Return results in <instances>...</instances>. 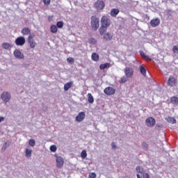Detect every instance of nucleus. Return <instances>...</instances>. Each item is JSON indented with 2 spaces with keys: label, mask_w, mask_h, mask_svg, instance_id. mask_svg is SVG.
Instances as JSON below:
<instances>
[{
  "label": "nucleus",
  "mask_w": 178,
  "mask_h": 178,
  "mask_svg": "<svg viewBox=\"0 0 178 178\" xmlns=\"http://www.w3.org/2000/svg\"><path fill=\"white\" fill-rule=\"evenodd\" d=\"M90 24L92 30L97 31L99 27V19L95 15L91 17Z\"/></svg>",
  "instance_id": "obj_1"
},
{
  "label": "nucleus",
  "mask_w": 178,
  "mask_h": 178,
  "mask_svg": "<svg viewBox=\"0 0 178 178\" xmlns=\"http://www.w3.org/2000/svg\"><path fill=\"white\" fill-rule=\"evenodd\" d=\"M124 74L127 79H131L134 75V69L131 67H126L124 69Z\"/></svg>",
  "instance_id": "obj_2"
},
{
  "label": "nucleus",
  "mask_w": 178,
  "mask_h": 178,
  "mask_svg": "<svg viewBox=\"0 0 178 178\" xmlns=\"http://www.w3.org/2000/svg\"><path fill=\"white\" fill-rule=\"evenodd\" d=\"M101 23L103 27H109L111 26V19L104 15L101 19Z\"/></svg>",
  "instance_id": "obj_3"
},
{
  "label": "nucleus",
  "mask_w": 178,
  "mask_h": 178,
  "mask_svg": "<svg viewBox=\"0 0 178 178\" xmlns=\"http://www.w3.org/2000/svg\"><path fill=\"white\" fill-rule=\"evenodd\" d=\"M15 42L17 47H23L26 44V39L23 36H19L15 39Z\"/></svg>",
  "instance_id": "obj_4"
},
{
  "label": "nucleus",
  "mask_w": 178,
  "mask_h": 178,
  "mask_svg": "<svg viewBox=\"0 0 178 178\" xmlns=\"http://www.w3.org/2000/svg\"><path fill=\"white\" fill-rule=\"evenodd\" d=\"M56 165L58 169H62L63 168V164L65 163V160L62 156H56Z\"/></svg>",
  "instance_id": "obj_5"
},
{
  "label": "nucleus",
  "mask_w": 178,
  "mask_h": 178,
  "mask_svg": "<svg viewBox=\"0 0 178 178\" xmlns=\"http://www.w3.org/2000/svg\"><path fill=\"white\" fill-rule=\"evenodd\" d=\"M145 123L147 127H154V126H155V123H156V121L155 120V118L149 117L146 119Z\"/></svg>",
  "instance_id": "obj_6"
},
{
  "label": "nucleus",
  "mask_w": 178,
  "mask_h": 178,
  "mask_svg": "<svg viewBox=\"0 0 178 178\" xmlns=\"http://www.w3.org/2000/svg\"><path fill=\"white\" fill-rule=\"evenodd\" d=\"M95 7L97 10H102L105 8V3L103 1L97 0L95 3Z\"/></svg>",
  "instance_id": "obj_7"
},
{
  "label": "nucleus",
  "mask_w": 178,
  "mask_h": 178,
  "mask_svg": "<svg viewBox=\"0 0 178 178\" xmlns=\"http://www.w3.org/2000/svg\"><path fill=\"white\" fill-rule=\"evenodd\" d=\"M168 85L170 87H176L177 86V80L173 76H170L168 80Z\"/></svg>",
  "instance_id": "obj_8"
},
{
  "label": "nucleus",
  "mask_w": 178,
  "mask_h": 178,
  "mask_svg": "<svg viewBox=\"0 0 178 178\" xmlns=\"http://www.w3.org/2000/svg\"><path fill=\"white\" fill-rule=\"evenodd\" d=\"M1 98L4 102H9L11 98L10 93L8 92H3L1 95Z\"/></svg>",
  "instance_id": "obj_9"
},
{
  "label": "nucleus",
  "mask_w": 178,
  "mask_h": 178,
  "mask_svg": "<svg viewBox=\"0 0 178 178\" xmlns=\"http://www.w3.org/2000/svg\"><path fill=\"white\" fill-rule=\"evenodd\" d=\"M106 95H113L116 92V90L111 86L106 88L104 90Z\"/></svg>",
  "instance_id": "obj_10"
},
{
  "label": "nucleus",
  "mask_w": 178,
  "mask_h": 178,
  "mask_svg": "<svg viewBox=\"0 0 178 178\" xmlns=\"http://www.w3.org/2000/svg\"><path fill=\"white\" fill-rule=\"evenodd\" d=\"M86 118V113L84 111L80 112L76 117V122H83Z\"/></svg>",
  "instance_id": "obj_11"
},
{
  "label": "nucleus",
  "mask_w": 178,
  "mask_h": 178,
  "mask_svg": "<svg viewBox=\"0 0 178 178\" xmlns=\"http://www.w3.org/2000/svg\"><path fill=\"white\" fill-rule=\"evenodd\" d=\"M159 24H161V19L159 18H155L150 21V26L152 27H157Z\"/></svg>",
  "instance_id": "obj_12"
},
{
  "label": "nucleus",
  "mask_w": 178,
  "mask_h": 178,
  "mask_svg": "<svg viewBox=\"0 0 178 178\" xmlns=\"http://www.w3.org/2000/svg\"><path fill=\"white\" fill-rule=\"evenodd\" d=\"M136 171L138 172V173H140V175H143V178H149V175L148 173H144V170L141 168V167L137 166Z\"/></svg>",
  "instance_id": "obj_13"
},
{
  "label": "nucleus",
  "mask_w": 178,
  "mask_h": 178,
  "mask_svg": "<svg viewBox=\"0 0 178 178\" xmlns=\"http://www.w3.org/2000/svg\"><path fill=\"white\" fill-rule=\"evenodd\" d=\"M14 55L15 58H17L18 59H24V56L22 54V51H20V50H15Z\"/></svg>",
  "instance_id": "obj_14"
},
{
  "label": "nucleus",
  "mask_w": 178,
  "mask_h": 178,
  "mask_svg": "<svg viewBox=\"0 0 178 178\" xmlns=\"http://www.w3.org/2000/svg\"><path fill=\"white\" fill-rule=\"evenodd\" d=\"M113 38V33H107L104 34V39L106 40V41H111Z\"/></svg>",
  "instance_id": "obj_15"
},
{
  "label": "nucleus",
  "mask_w": 178,
  "mask_h": 178,
  "mask_svg": "<svg viewBox=\"0 0 178 178\" xmlns=\"http://www.w3.org/2000/svg\"><path fill=\"white\" fill-rule=\"evenodd\" d=\"M119 12H120V10H119V9L113 8L111 10L110 15H111V16H112V17H116V15H119Z\"/></svg>",
  "instance_id": "obj_16"
},
{
  "label": "nucleus",
  "mask_w": 178,
  "mask_h": 178,
  "mask_svg": "<svg viewBox=\"0 0 178 178\" xmlns=\"http://www.w3.org/2000/svg\"><path fill=\"white\" fill-rule=\"evenodd\" d=\"M21 33L23 35H29L31 33V30L28 27H24L22 29Z\"/></svg>",
  "instance_id": "obj_17"
},
{
  "label": "nucleus",
  "mask_w": 178,
  "mask_h": 178,
  "mask_svg": "<svg viewBox=\"0 0 178 178\" xmlns=\"http://www.w3.org/2000/svg\"><path fill=\"white\" fill-rule=\"evenodd\" d=\"M2 48H3V49H11V48H13V45H12V44L10 43H8V42H3L1 44Z\"/></svg>",
  "instance_id": "obj_18"
},
{
  "label": "nucleus",
  "mask_w": 178,
  "mask_h": 178,
  "mask_svg": "<svg viewBox=\"0 0 178 178\" xmlns=\"http://www.w3.org/2000/svg\"><path fill=\"white\" fill-rule=\"evenodd\" d=\"M109 67H111V63H106L99 65L100 70H104V69H109Z\"/></svg>",
  "instance_id": "obj_19"
},
{
  "label": "nucleus",
  "mask_w": 178,
  "mask_h": 178,
  "mask_svg": "<svg viewBox=\"0 0 178 178\" xmlns=\"http://www.w3.org/2000/svg\"><path fill=\"white\" fill-rule=\"evenodd\" d=\"M92 60H94V62H98L99 60V55L97 53H92L91 56Z\"/></svg>",
  "instance_id": "obj_20"
},
{
  "label": "nucleus",
  "mask_w": 178,
  "mask_h": 178,
  "mask_svg": "<svg viewBox=\"0 0 178 178\" xmlns=\"http://www.w3.org/2000/svg\"><path fill=\"white\" fill-rule=\"evenodd\" d=\"M72 86H73V81H70L68 83H66L64 85L65 91H67L69 90V88H72Z\"/></svg>",
  "instance_id": "obj_21"
},
{
  "label": "nucleus",
  "mask_w": 178,
  "mask_h": 178,
  "mask_svg": "<svg viewBox=\"0 0 178 178\" xmlns=\"http://www.w3.org/2000/svg\"><path fill=\"white\" fill-rule=\"evenodd\" d=\"M28 44H29L30 48L32 49H34L35 47L37 46V43L35 42V40H28Z\"/></svg>",
  "instance_id": "obj_22"
},
{
  "label": "nucleus",
  "mask_w": 178,
  "mask_h": 178,
  "mask_svg": "<svg viewBox=\"0 0 178 178\" xmlns=\"http://www.w3.org/2000/svg\"><path fill=\"white\" fill-rule=\"evenodd\" d=\"M106 30H108V26H104L102 25L99 31L102 35H104V34H105V33H106Z\"/></svg>",
  "instance_id": "obj_23"
},
{
  "label": "nucleus",
  "mask_w": 178,
  "mask_h": 178,
  "mask_svg": "<svg viewBox=\"0 0 178 178\" xmlns=\"http://www.w3.org/2000/svg\"><path fill=\"white\" fill-rule=\"evenodd\" d=\"M87 97L89 104H94V97H92V95L91 93H88Z\"/></svg>",
  "instance_id": "obj_24"
},
{
  "label": "nucleus",
  "mask_w": 178,
  "mask_h": 178,
  "mask_svg": "<svg viewBox=\"0 0 178 178\" xmlns=\"http://www.w3.org/2000/svg\"><path fill=\"white\" fill-rule=\"evenodd\" d=\"M171 104H174L175 105H178V97L176 96H173L170 98Z\"/></svg>",
  "instance_id": "obj_25"
},
{
  "label": "nucleus",
  "mask_w": 178,
  "mask_h": 178,
  "mask_svg": "<svg viewBox=\"0 0 178 178\" xmlns=\"http://www.w3.org/2000/svg\"><path fill=\"white\" fill-rule=\"evenodd\" d=\"M166 120L168 123H171L172 124H175L176 123V119L173 117H168Z\"/></svg>",
  "instance_id": "obj_26"
},
{
  "label": "nucleus",
  "mask_w": 178,
  "mask_h": 178,
  "mask_svg": "<svg viewBox=\"0 0 178 178\" xmlns=\"http://www.w3.org/2000/svg\"><path fill=\"white\" fill-rule=\"evenodd\" d=\"M50 31L54 34H56V33H58V27L56 26V25H51L50 27Z\"/></svg>",
  "instance_id": "obj_27"
},
{
  "label": "nucleus",
  "mask_w": 178,
  "mask_h": 178,
  "mask_svg": "<svg viewBox=\"0 0 178 178\" xmlns=\"http://www.w3.org/2000/svg\"><path fill=\"white\" fill-rule=\"evenodd\" d=\"M31 152H33L31 149H26L25 156H26V158H31Z\"/></svg>",
  "instance_id": "obj_28"
},
{
  "label": "nucleus",
  "mask_w": 178,
  "mask_h": 178,
  "mask_svg": "<svg viewBox=\"0 0 178 178\" xmlns=\"http://www.w3.org/2000/svg\"><path fill=\"white\" fill-rule=\"evenodd\" d=\"M139 69H140V73L143 75V76H145L147 74V70H145V68L143 66V65H140L139 67Z\"/></svg>",
  "instance_id": "obj_29"
},
{
  "label": "nucleus",
  "mask_w": 178,
  "mask_h": 178,
  "mask_svg": "<svg viewBox=\"0 0 178 178\" xmlns=\"http://www.w3.org/2000/svg\"><path fill=\"white\" fill-rule=\"evenodd\" d=\"M88 42L92 45H95V44H97V40L94 38H90L88 39Z\"/></svg>",
  "instance_id": "obj_30"
},
{
  "label": "nucleus",
  "mask_w": 178,
  "mask_h": 178,
  "mask_svg": "<svg viewBox=\"0 0 178 178\" xmlns=\"http://www.w3.org/2000/svg\"><path fill=\"white\" fill-rule=\"evenodd\" d=\"M87 156V151L86 149H83L81 152V158L82 159H86V157Z\"/></svg>",
  "instance_id": "obj_31"
},
{
  "label": "nucleus",
  "mask_w": 178,
  "mask_h": 178,
  "mask_svg": "<svg viewBox=\"0 0 178 178\" xmlns=\"http://www.w3.org/2000/svg\"><path fill=\"white\" fill-rule=\"evenodd\" d=\"M127 81V76H122L120 78L119 83L120 84H124Z\"/></svg>",
  "instance_id": "obj_32"
},
{
  "label": "nucleus",
  "mask_w": 178,
  "mask_h": 178,
  "mask_svg": "<svg viewBox=\"0 0 178 178\" xmlns=\"http://www.w3.org/2000/svg\"><path fill=\"white\" fill-rule=\"evenodd\" d=\"M56 149H58V148L56 147V145H53L50 146V151L51 152H56Z\"/></svg>",
  "instance_id": "obj_33"
},
{
  "label": "nucleus",
  "mask_w": 178,
  "mask_h": 178,
  "mask_svg": "<svg viewBox=\"0 0 178 178\" xmlns=\"http://www.w3.org/2000/svg\"><path fill=\"white\" fill-rule=\"evenodd\" d=\"M34 37H35V35L34 34H31V33H30V34H29V36H28V41L33 40Z\"/></svg>",
  "instance_id": "obj_34"
},
{
  "label": "nucleus",
  "mask_w": 178,
  "mask_h": 178,
  "mask_svg": "<svg viewBox=\"0 0 178 178\" xmlns=\"http://www.w3.org/2000/svg\"><path fill=\"white\" fill-rule=\"evenodd\" d=\"M56 26L58 29H62V27H63V22L62 21L58 22L56 24Z\"/></svg>",
  "instance_id": "obj_35"
},
{
  "label": "nucleus",
  "mask_w": 178,
  "mask_h": 178,
  "mask_svg": "<svg viewBox=\"0 0 178 178\" xmlns=\"http://www.w3.org/2000/svg\"><path fill=\"white\" fill-rule=\"evenodd\" d=\"M29 144L31 147H34V145H35V140H34V139H31L29 141Z\"/></svg>",
  "instance_id": "obj_36"
},
{
  "label": "nucleus",
  "mask_w": 178,
  "mask_h": 178,
  "mask_svg": "<svg viewBox=\"0 0 178 178\" xmlns=\"http://www.w3.org/2000/svg\"><path fill=\"white\" fill-rule=\"evenodd\" d=\"M67 62H68V63L73 64V63H74V58L70 57V58H67Z\"/></svg>",
  "instance_id": "obj_37"
},
{
  "label": "nucleus",
  "mask_w": 178,
  "mask_h": 178,
  "mask_svg": "<svg viewBox=\"0 0 178 178\" xmlns=\"http://www.w3.org/2000/svg\"><path fill=\"white\" fill-rule=\"evenodd\" d=\"M44 5L48 6L51 3V0H42Z\"/></svg>",
  "instance_id": "obj_38"
},
{
  "label": "nucleus",
  "mask_w": 178,
  "mask_h": 178,
  "mask_svg": "<svg viewBox=\"0 0 178 178\" xmlns=\"http://www.w3.org/2000/svg\"><path fill=\"white\" fill-rule=\"evenodd\" d=\"M172 51L174 54H178V46H173Z\"/></svg>",
  "instance_id": "obj_39"
},
{
  "label": "nucleus",
  "mask_w": 178,
  "mask_h": 178,
  "mask_svg": "<svg viewBox=\"0 0 178 178\" xmlns=\"http://www.w3.org/2000/svg\"><path fill=\"white\" fill-rule=\"evenodd\" d=\"M89 178H95L97 177V174H95V172H90L89 174Z\"/></svg>",
  "instance_id": "obj_40"
},
{
  "label": "nucleus",
  "mask_w": 178,
  "mask_h": 178,
  "mask_svg": "<svg viewBox=\"0 0 178 178\" xmlns=\"http://www.w3.org/2000/svg\"><path fill=\"white\" fill-rule=\"evenodd\" d=\"M143 59L145 60H152V59H151V58H149L148 56H145Z\"/></svg>",
  "instance_id": "obj_41"
},
{
  "label": "nucleus",
  "mask_w": 178,
  "mask_h": 178,
  "mask_svg": "<svg viewBox=\"0 0 178 178\" xmlns=\"http://www.w3.org/2000/svg\"><path fill=\"white\" fill-rule=\"evenodd\" d=\"M111 147H112V149H116V147H117V146H116V144H115V143L113 142V143H111Z\"/></svg>",
  "instance_id": "obj_42"
},
{
  "label": "nucleus",
  "mask_w": 178,
  "mask_h": 178,
  "mask_svg": "<svg viewBox=\"0 0 178 178\" xmlns=\"http://www.w3.org/2000/svg\"><path fill=\"white\" fill-rule=\"evenodd\" d=\"M140 56L144 58L145 56V53H144V51H140Z\"/></svg>",
  "instance_id": "obj_43"
},
{
  "label": "nucleus",
  "mask_w": 178,
  "mask_h": 178,
  "mask_svg": "<svg viewBox=\"0 0 178 178\" xmlns=\"http://www.w3.org/2000/svg\"><path fill=\"white\" fill-rule=\"evenodd\" d=\"M52 19H54V17H52V16H49L48 17L49 22H51L52 20Z\"/></svg>",
  "instance_id": "obj_44"
},
{
  "label": "nucleus",
  "mask_w": 178,
  "mask_h": 178,
  "mask_svg": "<svg viewBox=\"0 0 178 178\" xmlns=\"http://www.w3.org/2000/svg\"><path fill=\"white\" fill-rule=\"evenodd\" d=\"M5 120V118L3 117H0V122H3Z\"/></svg>",
  "instance_id": "obj_45"
},
{
  "label": "nucleus",
  "mask_w": 178,
  "mask_h": 178,
  "mask_svg": "<svg viewBox=\"0 0 178 178\" xmlns=\"http://www.w3.org/2000/svg\"><path fill=\"white\" fill-rule=\"evenodd\" d=\"M172 13H173V11H172V10H169L168 12V13L169 15H172Z\"/></svg>",
  "instance_id": "obj_46"
},
{
  "label": "nucleus",
  "mask_w": 178,
  "mask_h": 178,
  "mask_svg": "<svg viewBox=\"0 0 178 178\" xmlns=\"http://www.w3.org/2000/svg\"><path fill=\"white\" fill-rule=\"evenodd\" d=\"M137 177L138 178H141V176H140V175L137 174Z\"/></svg>",
  "instance_id": "obj_47"
},
{
  "label": "nucleus",
  "mask_w": 178,
  "mask_h": 178,
  "mask_svg": "<svg viewBox=\"0 0 178 178\" xmlns=\"http://www.w3.org/2000/svg\"><path fill=\"white\" fill-rule=\"evenodd\" d=\"M144 147H148V145L145 143Z\"/></svg>",
  "instance_id": "obj_48"
}]
</instances>
